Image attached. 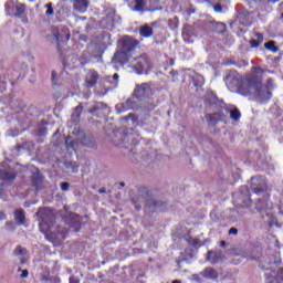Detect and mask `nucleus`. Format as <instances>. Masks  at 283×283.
Segmentation results:
<instances>
[{
	"mask_svg": "<svg viewBox=\"0 0 283 283\" xmlns=\"http://www.w3.org/2000/svg\"><path fill=\"white\" fill-rule=\"evenodd\" d=\"M25 253H28V250L21 247H18L14 250V255H25Z\"/></svg>",
	"mask_w": 283,
	"mask_h": 283,
	"instance_id": "27",
	"label": "nucleus"
},
{
	"mask_svg": "<svg viewBox=\"0 0 283 283\" xmlns=\"http://www.w3.org/2000/svg\"><path fill=\"white\" fill-rule=\"evenodd\" d=\"M132 200H133V202H145V197L142 195H137Z\"/></svg>",
	"mask_w": 283,
	"mask_h": 283,
	"instance_id": "31",
	"label": "nucleus"
},
{
	"mask_svg": "<svg viewBox=\"0 0 283 283\" xmlns=\"http://www.w3.org/2000/svg\"><path fill=\"white\" fill-rule=\"evenodd\" d=\"M14 220L18 224H25V212L23 209H18L14 211Z\"/></svg>",
	"mask_w": 283,
	"mask_h": 283,
	"instance_id": "14",
	"label": "nucleus"
},
{
	"mask_svg": "<svg viewBox=\"0 0 283 283\" xmlns=\"http://www.w3.org/2000/svg\"><path fill=\"white\" fill-rule=\"evenodd\" d=\"M241 191H242V193H245V200L242 203V207H247V208L251 207V197L249 195V188L247 186H244L241 188Z\"/></svg>",
	"mask_w": 283,
	"mask_h": 283,
	"instance_id": "18",
	"label": "nucleus"
},
{
	"mask_svg": "<svg viewBox=\"0 0 283 283\" xmlns=\"http://www.w3.org/2000/svg\"><path fill=\"white\" fill-rule=\"evenodd\" d=\"M265 87H268V90H270V91L273 90V80L272 78L268 80V84Z\"/></svg>",
	"mask_w": 283,
	"mask_h": 283,
	"instance_id": "36",
	"label": "nucleus"
},
{
	"mask_svg": "<svg viewBox=\"0 0 283 283\" xmlns=\"http://www.w3.org/2000/svg\"><path fill=\"white\" fill-rule=\"evenodd\" d=\"M192 244H193L195 247H197V244H200V240L195 239L193 242H192Z\"/></svg>",
	"mask_w": 283,
	"mask_h": 283,
	"instance_id": "44",
	"label": "nucleus"
},
{
	"mask_svg": "<svg viewBox=\"0 0 283 283\" xmlns=\"http://www.w3.org/2000/svg\"><path fill=\"white\" fill-rule=\"evenodd\" d=\"M118 78H119L118 73H115V74L113 75V77L107 76V77L105 78V81H107L108 83H113L114 87H118Z\"/></svg>",
	"mask_w": 283,
	"mask_h": 283,
	"instance_id": "19",
	"label": "nucleus"
},
{
	"mask_svg": "<svg viewBox=\"0 0 283 283\" xmlns=\"http://www.w3.org/2000/svg\"><path fill=\"white\" fill-rule=\"evenodd\" d=\"M38 218L42 220V222L39 223L40 231L48 235L50 233V222L54 220V214L49 208L40 209L36 212Z\"/></svg>",
	"mask_w": 283,
	"mask_h": 283,
	"instance_id": "4",
	"label": "nucleus"
},
{
	"mask_svg": "<svg viewBox=\"0 0 283 283\" xmlns=\"http://www.w3.org/2000/svg\"><path fill=\"white\" fill-rule=\"evenodd\" d=\"M83 109V106H76L75 111L73 113V116H75L76 118H78V116H81V112Z\"/></svg>",
	"mask_w": 283,
	"mask_h": 283,
	"instance_id": "32",
	"label": "nucleus"
},
{
	"mask_svg": "<svg viewBox=\"0 0 283 283\" xmlns=\"http://www.w3.org/2000/svg\"><path fill=\"white\" fill-rule=\"evenodd\" d=\"M256 38L259 39V41L252 40L250 42L252 48H259L260 46V42L263 41L262 34L258 33Z\"/></svg>",
	"mask_w": 283,
	"mask_h": 283,
	"instance_id": "24",
	"label": "nucleus"
},
{
	"mask_svg": "<svg viewBox=\"0 0 283 283\" xmlns=\"http://www.w3.org/2000/svg\"><path fill=\"white\" fill-rule=\"evenodd\" d=\"M53 36L56 39V41H61L63 39V35L56 28L53 29Z\"/></svg>",
	"mask_w": 283,
	"mask_h": 283,
	"instance_id": "29",
	"label": "nucleus"
},
{
	"mask_svg": "<svg viewBox=\"0 0 283 283\" xmlns=\"http://www.w3.org/2000/svg\"><path fill=\"white\" fill-rule=\"evenodd\" d=\"M73 171H78V166L74 167Z\"/></svg>",
	"mask_w": 283,
	"mask_h": 283,
	"instance_id": "50",
	"label": "nucleus"
},
{
	"mask_svg": "<svg viewBox=\"0 0 283 283\" xmlns=\"http://www.w3.org/2000/svg\"><path fill=\"white\" fill-rule=\"evenodd\" d=\"M45 8H46V15L52 17V14H54V9L52 8V3L45 4Z\"/></svg>",
	"mask_w": 283,
	"mask_h": 283,
	"instance_id": "28",
	"label": "nucleus"
},
{
	"mask_svg": "<svg viewBox=\"0 0 283 283\" xmlns=\"http://www.w3.org/2000/svg\"><path fill=\"white\" fill-rule=\"evenodd\" d=\"M23 22H24V23H28V19H27V18H24V19H23Z\"/></svg>",
	"mask_w": 283,
	"mask_h": 283,
	"instance_id": "52",
	"label": "nucleus"
},
{
	"mask_svg": "<svg viewBox=\"0 0 283 283\" xmlns=\"http://www.w3.org/2000/svg\"><path fill=\"white\" fill-rule=\"evenodd\" d=\"M134 94L138 101H147L154 96V88H151L149 83H143L140 85H136Z\"/></svg>",
	"mask_w": 283,
	"mask_h": 283,
	"instance_id": "5",
	"label": "nucleus"
},
{
	"mask_svg": "<svg viewBox=\"0 0 283 283\" xmlns=\"http://www.w3.org/2000/svg\"><path fill=\"white\" fill-rule=\"evenodd\" d=\"M87 8H90L87 0H73V10H75V12L84 14V12H87Z\"/></svg>",
	"mask_w": 283,
	"mask_h": 283,
	"instance_id": "9",
	"label": "nucleus"
},
{
	"mask_svg": "<svg viewBox=\"0 0 283 283\" xmlns=\"http://www.w3.org/2000/svg\"><path fill=\"white\" fill-rule=\"evenodd\" d=\"M268 203L266 201H258L256 202V209L258 211H264V209H266Z\"/></svg>",
	"mask_w": 283,
	"mask_h": 283,
	"instance_id": "26",
	"label": "nucleus"
},
{
	"mask_svg": "<svg viewBox=\"0 0 283 283\" xmlns=\"http://www.w3.org/2000/svg\"><path fill=\"white\" fill-rule=\"evenodd\" d=\"M18 271H19V273H21L20 277H22V279H25V277H28V275H30V272H28V270L19 269Z\"/></svg>",
	"mask_w": 283,
	"mask_h": 283,
	"instance_id": "33",
	"label": "nucleus"
},
{
	"mask_svg": "<svg viewBox=\"0 0 283 283\" xmlns=\"http://www.w3.org/2000/svg\"><path fill=\"white\" fill-rule=\"evenodd\" d=\"M189 280H190L191 282L202 283V280H205V279L202 277V272H201V273H199V274H192V275H190V276H189Z\"/></svg>",
	"mask_w": 283,
	"mask_h": 283,
	"instance_id": "22",
	"label": "nucleus"
},
{
	"mask_svg": "<svg viewBox=\"0 0 283 283\" xmlns=\"http://www.w3.org/2000/svg\"><path fill=\"white\" fill-rule=\"evenodd\" d=\"M99 193H105V189L98 190Z\"/></svg>",
	"mask_w": 283,
	"mask_h": 283,
	"instance_id": "51",
	"label": "nucleus"
},
{
	"mask_svg": "<svg viewBox=\"0 0 283 283\" xmlns=\"http://www.w3.org/2000/svg\"><path fill=\"white\" fill-rule=\"evenodd\" d=\"M136 48H138L137 40L125 36L122 40V52H116L113 56V61L123 64L130 63V66L135 70L136 74H147V72L151 70V63L145 55L134 59Z\"/></svg>",
	"mask_w": 283,
	"mask_h": 283,
	"instance_id": "1",
	"label": "nucleus"
},
{
	"mask_svg": "<svg viewBox=\"0 0 283 283\" xmlns=\"http://www.w3.org/2000/svg\"><path fill=\"white\" fill-rule=\"evenodd\" d=\"M201 275L203 280H218V271L213 268H206Z\"/></svg>",
	"mask_w": 283,
	"mask_h": 283,
	"instance_id": "11",
	"label": "nucleus"
},
{
	"mask_svg": "<svg viewBox=\"0 0 283 283\" xmlns=\"http://www.w3.org/2000/svg\"><path fill=\"white\" fill-rule=\"evenodd\" d=\"M255 74H262V69L261 67H254Z\"/></svg>",
	"mask_w": 283,
	"mask_h": 283,
	"instance_id": "43",
	"label": "nucleus"
},
{
	"mask_svg": "<svg viewBox=\"0 0 283 283\" xmlns=\"http://www.w3.org/2000/svg\"><path fill=\"white\" fill-rule=\"evenodd\" d=\"M266 50H271V52H277V48L275 46V42L270 41L266 42L265 44Z\"/></svg>",
	"mask_w": 283,
	"mask_h": 283,
	"instance_id": "25",
	"label": "nucleus"
},
{
	"mask_svg": "<svg viewBox=\"0 0 283 283\" xmlns=\"http://www.w3.org/2000/svg\"><path fill=\"white\" fill-rule=\"evenodd\" d=\"M282 18H283V13H282Z\"/></svg>",
	"mask_w": 283,
	"mask_h": 283,
	"instance_id": "56",
	"label": "nucleus"
},
{
	"mask_svg": "<svg viewBox=\"0 0 283 283\" xmlns=\"http://www.w3.org/2000/svg\"><path fill=\"white\" fill-rule=\"evenodd\" d=\"M61 189H62V191H67V189H70V184H67V182H62V184H61Z\"/></svg>",
	"mask_w": 283,
	"mask_h": 283,
	"instance_id": "35",
	"label": "nucleus"
},
{
	"mask_svg": "<svg viewBox=\"0 0 283 283\" xmlns=\"http://www.w3.org/2000/svg\"><path fill=\"white\" fill-rule=\"evenodd\" d=\"M7 216L6 212L0 211V220H6Z\"/></svg>",
	"mask_w": 283,
	"mask_h": 283,
	"instance_id": "41",
	"label": "nucleus"
},
{
	"mask_svg": "<svg viewBox=\"0 0 283 283\" xmlns=\"http://www.w3.org/2000/svg\"><path fill=\"white\" fill-rule=\"evenodd\" d=\"M213 10H214V12H222V6L214 4Z\"/></svg>",
	"mask_w": 283,
	"mask_h": 283,
	"instance_id": "37",
	"label": "nucleus"
},
{
	"mask_svg": "<svg viewBox=\"0 0 283 283\" xmlns=\"http://www.w3.org/2000/svg\"><path fill=\"white\" fill-rule=\"evenodd\" d=\"M207 260H208V262H210V264H218V262L220 261V253L219 252L209 251Z\"/></svg>",
	"mask_w": 283,
	"mask_h": 283,
	"instance_id": "17",
	"label": "nucleus"
},
{
	"mask_svg": "<svg viewBox=\"0 0 283 283\" xmlns=\"http://www.w3.org/2000/svg\"><path fill=\"white\" fill-rule=\"evenodd\" d=\"M247 81H253V76L241 80L240 74L229 73L224 77V83H226L228 90H230V92H238L239 94H242V91H240V90H242V87H244V83H247Z\"/></svg>",
	"mask_w": 283,
	"mask_h": 283,
	"instance_id": "3",
	"label": "nucleus"
},
{
	"mask_svg": "<svg viewBox=\"0 0 283 283\" xmlns=\"http://www.w3.org/2000/svg\"><path fill=\"white\" fill-rule=\"evenodd\" d=\"M229 234H230V235H238V229L231 228V229L229 230Z\"/></svg>",
	"mask_w": 283,
	"mask_h": 283,
	"instance_id": "38",
	"label": "nucleus"
},
{
	"mask_svg": "<svg viewBox=\"0 0 283 283\" xmlns=\"http://www.w3.org/2000/svg\"><path fill=\"white\" fill-rule=\"evenodd\" d=\"M147 3V0H135L133 2L134 4V12H143L145 10V6Z\"/></svg>",
	"mask_w": 283,
	"mask_h": 283,
	"instance_id": "16",
	"label": "nucleus"
},
{
	"mask_svg": "<svg viewBox=\"0 0 283 283\" xmlns=\"http://www.w3.org/2000/svg\"><path fill=\"white\" fill-rule=\"evenodd\" d=\"M15 176L17 175H14L12 169L3 170L2 168H0V178L2 180H14Z\"/></svg>",
	"mask_w": 283,
	"mask_h": 283,
	"instance_id": "13",
	"label": "nucleus"
},
{
	"mask_svg": "<svg viewBox=\"0 0 283 283\" xmlns=\"http://www.w3.org/2000/svg\"><path fill=\"white\" fill-rule=\"evenodd\" d=\"M86 87H94L98 83V73L94 70L87 72L85 77Z\"/></svg>",
	"mask_w": 283,
	"mask_h": 283,
	"instance_id": "10",
	"label": "nucleus"
},
{
	"mask_svg": "<svg viewBox=\"0 0 283 283\" xmlns=\"http://www.w3.org/2000/svg\"><path fill=\"white\" fill-rule=\"evenodd\" d=\"M70 283H81V281L76 276H71Z\"/></svg>",
	"mask_w": 283,
	"mask_h": 283,
	"instance_id": "39",
	"label": "nucleus"
},
{
	"mask_svg": "<svg viewBox=\"0 0 283 283\" xmlns=\"http://www.w3.org/2000/svg\"><path fill=\"white\" fill-rule=\"evenodd\" d=\"M279 277H283V269L279 268L277 269Z\"/></svg>",
	"mask_w": 283,
	"mask_h": 283,
	"instance_id": "42",
	"label": "nucleus"
},
{
	"mask_svg": "<svg viewBox=\"0 0 283 283\" xmlns=\"http://www.w3.org/2000/svg\"><path fill=\"white\" fill-rule=\"evenodd\" d=\"M241 116L242 115L240 114V111L238 108L230 111V118H232V120H240Z\"/></svg>",
	"mask_w": 283,
	"mask_h": 283,
	"instance_id": "21",
	"label": "nucleus"
},
{
	"mask_svg": "<svg viewBox=\"0 0 283 283\" xmlns=\"http://www.w3.org/2000/svg\"><path fill=\"white\" fill-rule=\"evenodd\" d=\"M217 28H219V32H224L227 25H224V23H217Z\"/></svg>",
	"mask_w": 283,
	"mask_h": 283,
	"instance_id": "34",
	"label": "nucleus"
},
{
	"mask_svg": "<svg viewBox=\"0 0 283 283\" xmlns=\"http://www.w3.org/2000/svg\"><path fill=\"white\" fill-rule=\"evenodd\" d=\"M269 1H271V3H277V1L280 0H269Z\"/></svg>",
	"mask_w": 283,
	"mask_h": 283,
	"instance_id": "49",
	"label": "nucleus"
},
{
	"mask_svg": "<svg viewBox=\"0 0 283 283\" xmlns=\"http://www.w3.org/2000/svg\"><path fill=\"white\" fill-rule=\"evenodd\" d=\"M241 96H254L259 101H270L271 90L262 85V81L252 76V81L247 80L240 90Z\"/></svg>",
	"mask_w": 283,
	"mask_h": 283,
	"instance_id": "2",
	"label": "nucleus"
},
{
	"mask_svg": "<svg viewBox=\"0 0 283 283\" xmlns=\"http://www.w3.org/2000/svg\"><path fill=\"white\" fill-rule=\"evenodd\" d=\"M54 78H56V73L52 72V80L54 81Z\"/></svg>",
	"mask_w": 283,
	"mask_h": 283,
	"instance_id": "46",
	"label": "nucleus"
},
{
	"mask_svg": "<svg viewBox=\"0 0 283 283\" xmlns=\"http://www.w3.org/2000/svg\"><path fill=\"white\" fill-rule=\"evenodd\" d=\"M171 283H182L180 280H175Z\"/></svg>",
	"mask_w": 283,
	"mask_h": 283,
	"instance_id": "48",
	"label": "nucleus"
},
{
	"mask_svg": "<svg viewBox=\"0 0 283 283\" xmlns=\"http://www.w3.org/2000/svg\"><path fill=\"white\" fill-rule=\"evenodd\" d=\"M10 105H11V107H14V105H17V102L15 101H11Z\"/></svg>",
	"mask_w": 283,
	"mask_h": 283,
	"instance_id": "45",
	"label": "nucleus"
},
{
	"mask_svg": "<svg viewBox=\"0 0 283 283\" xmlns=\"http://www.w3.org/2000/svg\"><path fill=\"white\" fill-rule=\"evenodd\" d=\"M221 245L224 247V241L221 242Z\"/></svg>",
	"mask_w": 283,
	"mask_h": 283,
	"instance_id": "54",
	"label": "nucleus"
},
{
	"mask_svg": "<svg viewBox=\"0 0 283 283\" xmlns=\"http://www.w3.org/2000/svg\"><path fill=\"white\" fill-rule=\"evenodd\" d=\"M224 112H226V114L228 113V111H227V109H226Z\"/></svg>",
	"mask_w": 283,
	"mask_h": 283,
	"instance_id": "55",
	"label": "nucleus"
},
{
	"mask_svg": "<svg viewBox=\"0 0 283 283\" xmlns=\"http://www.w3.org/2000/svg\"><path fill=\"white\" fill-rule=\"evenodd\" d=\"M14 10V2H8L6 4V12L9 14V17H17L18 19H21L25 12V4L18 3L15 6V12H12Z\"/></svg>",
	"mask_w": 283,
	"mask_h": 283,
	"instance_id": "6",
	"label": "nucleus"
},
{
	"mask_svg": "<svg viewBox=\"0 0 283 283\" xmlns=\"http://www.w3.org/2000/svg\"><path fill=\"white\" fill-rule=\"evenodd\" d=\"M105 17H106V21L109 23V25H113L114 24V17H116V9L107 8L105 10Z\"/></svg>",
	"mask_w": 283,
	"mask_h": 283,
	"instance_id": "15",
	"label": "nucleus"
},
{
	"mask_svg": "<svg viewBox=\"0 0 283 283\" xmlns=\"http://www.w3.org/2000/svg\"><path fill=\"white\" fill-rule=\"evenodd\" d=\"M242 24H243V25H251V23H244V22H242Z\"/></svg>",
	"mask_w": 283,
	"mask_h": 283,
	"instance_id": "53",
	"label": "nucleus"
},
{
	"mask_svg": "<svg viewBox=\"0 0 283 283\" xmlns=\"http://www.w3.org/2000/svg\"><path fill=\"white\" fill-rule=\"evenodd\" d=\"M139 34L144 39H149L154 36V29L149 24H144L139 28Z\"/></svg>",
	"mask_w": 283,
	"mask_h": 283,
	"instance_id": "12",
	"label": "nucleus"
},
{
	"mask_svg": "<svg viewBox=\"0 0 283 283\" xmlns=\"http://www.w3.org/2000/svg\"><path fill=\"white\" fill-rule=\"evenodd\" d=\"M8 83V80L6 77L0 76V90L3 92L6 90V84Z\"/></svg>",
	"mask_w": 283,
	"mask_h": 283,
	"instance_id": "30",
	"label": "nucleus"
},
{
	"mask_svg": "<svg viewBox=\"0 0 283 283\" xmlns=\"http://www.w3.org/2000/svg\"><path fill=\"white\" fill-rule=\"evenodd\" d=\"M224 118H227V114L223 113V111L206 115V120L209 125H218V123H220V120H224Z\"/></svg>",
	"mask_w": 283,
	"mask_h": 283,
	"instance_id": "8",
	"label": "nucleus"
},
{
	"mask_svg": "<svg viewBox=\"0 0 283 283\" xmlns=\"http://www.w3.org/2000/svg\"><path fill=\"white\" fill-rule=\"evenodd\" d=\"M62 32L65 34L66 41H70V32L67 31V29H62Z\"/></svg>",
	"mask_w": 283,
	"mask_h": 283,
	"instance_id": "40",
	"label": "nucleus"
},
{
	"mask_svg": "<svg viewBox=\"0 0 283 283\" xmlns=\"http://www.w3.org/2000/svg\"><path fill=\"white\" fill-rule=\"evenodd\" d=\"M83 145H84V147L94 148V147H96V140H94V138L88 137L83 140Z\"/></svg>",
	"mask_w": 283,
	"mask_h": 283,
	"instance_id": "20",
	"label": "nucleus"
},
{
	"mask_svg": "<svg viewBox=\"0 0 283 283\" xmlns=\"http://www.w3.org/2000/svg\"><path fill=\"white\" fill-rule=\"evenodd\" d=\"M251 189L254 193H262V191H266V179L259 177L251 179Z\"/></svg>",
	"mask_w": 283,
	"mask_h": 283,
	"instance_id": "7",
	"label": "nucleus"
},
{
	"mask_svg": "<svg viewBox=\"0 0 283 283\" xmlns=\"http://www.w3.org/2000/svg\"><path fill=\"white\" fill-rule=\"evenodd\" d=\"M195 85L202 87L205 85V76L202 75H196L195 77Z\"/></svg>",
	"mask_w": 283,
	"mask_h": 283,
	"instance_id": "23",
	"label": "nucleus"
},
{
	"mask_svg": "<svg viewBox=\"0 0 283 283\" xmlns=\"http://www.w3.org/2000/svg\"><path fill=\"white\" fill-rule=\"evenodd\" d=\"M27 259H20L21 264H25Z\"/></svg>",
	"mask_w": 283,
	"mask_h": 283,
	"instance_id": "47",
	"label": "nucleus"
}]
</instances>
